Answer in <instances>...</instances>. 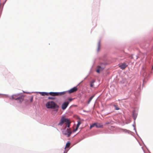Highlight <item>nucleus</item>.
Listing matches in <instances>:
<instances>
[{
    "label": "nucleus",
    "mask_w": 153,
    "mask_h": 153,
    "mask_svg": "<svg viewBox=\"0 0 153 153\" xmlns=\"http://www.w3.org/2000/svg\"><path fill=\"white\" fill-rule=\"evenodd\" d=\"M39 93L42 96L47 95L48 96L50 95L53 96H61L65 94V92H50L49 93L46 92H39Z\"/></svg>",
    "instance_id": "f257e3e1"
},
{
    "label": "nucleus",
    "mask_w": 153,
    "mask_h": 153,
    "mask_svg": "<svg viewBox=\"0 0 153 153\" xmlns=\"http://www.w3.org/2000/svg\"><path fill=\"white\" fill-rule=\"evenodd\" d=\"M64 123H65V124H67L66 127H67L68 128L70 127L71 122L69 119L66 118L64 117H63L61 118L58 125L62 126Z\"/></svg>",
    "instance_id": "f03ea898"
},
{
    "label": "nucleus",
    "mask_w": 153,
    "mask_h": 153,
    "mask_svg": "<svg viewBox=\"0 0 153 153\" xmlns=\"http://www.w3.org/2000/svg\"><path fill=\"white\" fill-rule=\"evenodd\" d=\"M46 106L47 108L55 109L59 107V106L52 101L47 102L46 104Z\"/></svg>",
    "instance_id": "7ed1b4c3"
},
{
    "label": "nucleus",
    "mask_w": 153,
    "mask_h": 153,
    "mask_svg": "<svg viewBox=\"0 0 153 153\" xmlns=\"http://www.w3.org/2000/svg\"><path fill=\"white\" fill-rule=\"evenodd\" d=\"M12 99L17 100V102L19 103H21L24 100L23 96H19V95H13L12 96Z\"/></svg>",
    "instance_id": "20e7f679"
},
{
    "label": "nucleus",
    "mask_w": 153,
    "mask_h": 153,
    "mask_svg": "<svg viewBox=\"0 0 153 153\" xmlns=\"http://www.w3.org/2000/svg\"><path fill=\"white\" fill-rule=\"evenodd\" d=\"M105 65L104 64H102L101 65H98L97 67L96 72L98 73H100V71H102L105 68Z\"/></svg>",
    "instance_id": "39448f33"
},
{
    "label": "nucleus",
    "mask_w": 153,
    "mask_h": 153,
    "mask_svg": "<svg viewBox=\"0 0 153 153\" xmlns=\"http://www.w3.org/2000/svg\"><path fill=\"white\" fill-rule=\"evenodd\" d=\"M96 126L97 128H101L103 127V125L101 123H94L91 126L90 128Z\"/></svg>",
    "instance_id": "423d86ee"
},
{
    "label": "nucleus",
    "mask_w": 153,
    "mask_h": 153,
    "mask_svg": "<svg viewBox=\"0 0 153 153\" xmlns=\"http://www.w3.org/2000/svg\"><path fill=\"white\" fill-rule=\"evenodd\" d=\"M71 133V131L70 128L67 129L66 131L63 132V134L65 135H67L68 137L70 136Z\"/></svg>",
    "instance_id": "0eeeda50"
},
{
    "label": "nucleus",
    "mask_w": 153,
    "mask_h": 153,
    "mask_svg": "<svg viewBox=\"0 0 153 153\" xmlns=\"http://www.w3.org/2000/svg\"><path fill=\"white\" fill-rule=\"evenodd\" d=\"M78 90V88L76 87H74L68 91L69 93L71 94L76 92Z\"/></svg>",
    "instance_id": "6e6552de"
},
{
    "label": "nucleus",
    "mask_w": 153,
    "mask_h": 153,
    "mask_svg": "<svg viewBox=\"0 0 153 153\" xmlns=\"http://www.w3.org/2000/svg\"><path fill=\"white\" fill-rule=\"evenodd\" d=\"M69 104V102H64L62 105V108L63 110H65L68 105Z\"/></svg>",
    "instance_id": "1a4fd4ad"
},
{
    "label": "nucleus",
    "mask_w": 153,
    "mask_h": 153,
    "mask_svg": "<svg viewBox=\"0 0 153 153\" xmlns=\"http://www.w3.org/2000/svg\"><path fill=\"white\" fill-rule=\"evenodd\" d=\"M127 65L126 63H123L119 66V67L122 70L124 69L127 67Z\"/></svg>",
    "instance_id": "9d476101"
},
{
    "label": "nucleus",
    "mask_w": 153,
    "mask_h": 153,
    "mask_svg": "<svg viewBox=\"0 0 153 153\" xmlns=\"http://www.w3.org/2000/svg\"><path fill=\"white\" fill-rule=\"evenodd\" d=\"M94 81L93 80L92 82H91L90 84V86L91 87H93L94 86Z\"/></svg>",
    "instance_id": "9b49d317"
},
{
    "label": "nucleus",
    "mask_w": 153,
    "mask_h": 153,
    "mask_svg": "<svg viewBox=\"0 0 153 153\" xmlns=\"http://www.w3.org/2000/svg\"><path fill=\"white\" fill-rule=\"evenodd\" d=\"M114 106L115 109L116 110H118L120 109V108L118 107L117 105H114Z\"/></svg>",
    "instance_id": "f8f14e48"
},
{
    "label": "nucleus",
    "mask_w": 153,
    "mask_h": 153,
    "mask_svg": "<svg viewBox=\"0 0 153 153\" xmlns=\"http://www.w3.org/2000/svg\"><path fill=\"white\" fill-rule=\"evenodd\" d=\"M100 41H99L98 42V47L97 48V51H99L100 50Z\"/></svg>",
    "instance_id": "ddd939ff"
},
{
    "label": "nucleus",
    "mask_w": 153,
    "mask_h": 153,
    "mask_svg": "<svg viewBox=\"0 0 153 153\" xmlns=\"http://www.w3.org/2000/svg\"><path fill=\"white\" fill-rule=\"evenodd\" d=\"M94 95L91 96L89 99V100L88 102V103L89 104L90 102L93 99V97H94Z\"/></svg>",
    "instance_id": "4468645a"
},
{
    "label": "nucleus",
    "mask_w": 153,
    "mask_h": 153,
    "mask_svg": "<svg viewBox=\"0 0 153 153\" xmlns=\"http://www.w3.org/2000/svg\"><path fill=\"white\" fill-rule=\"evenodd\" d=\"M70 142H68L66 144L65 148V149L66 148L68 147L69 146H70Z\"/></svg>",
    "instance_id": "2eb2a0df"
},
{
    "label": "nucleus",
    "mask_w": 153,
    "mask_h": 153,
    "mask_svg": "<svg viewBox=\"0 0 153 153\" xmlns=\"http://www.w3.org/2000/svg\"><path fill=\"white\" fill-rule=\"evenodd\" d=\"M48 99H50V100H54L55 99V98L53 97H48Z\"/></svg>",
    "instance_id": "dca6fc26"
},
{
    "label": "nucleus",
    "mask_w": 153,
    "mask_h": 153,
    "mask_svg": "<svg viewBox=\"0 0 153 153\" xmlns=\"http://www.w3.org/2000/svg\"><path fill=\"white\" fill-rule=\"evenodd\" d=\"M81 123V122L80 121H78V123L77 125V126L78 127H79Z\"/></svg>",
    "instance_id": "f3484780"
},
{
    "label": "nucleus",
    "mask_w": 153,
    "mask_h": 153,
    "mask_svg": "<svg viewBox=\"0 0 153 153\" xmlns=\"http://www.w3.org/2000/svg\"><path fill=\"white\" fill-rule=\"evenodd\" d=\"M79 127H78L77 126H76V129H75V130H74V131H77L78 129V128H79Z\"/></svg>",
    "instance_id": "a211bd4d"
},
{
    "label": "nucleus",
    "mask_w": 153,
    "mask_h": 153,
    "mask_svg": "<svg viewBox=\"0 0 153 153\" xmlns=\"http://www.w3.org/2000/svg\"><path fill=\"white\" fill-rule=\"evenodd\" d=\"M68 100L69 101V102H71L73 100V99L72 98H69Z\"/></svg>",
    "instance_id": "6ab92c4d"
},
{
    "label": "nucleus",
    "mask_w": 153,
    "mask_h": 153,
    "mask_svg": "<svg viewBox=\"0 0 153 153\" xmlns=\"http://www.w3.org/2000/svg\"><path fill=\"white\" fill-rule=\"evenodd\" d=\"M152 69H153V66L152 67Z\"/></svg>",
    "instance_id": "aec40b11"
},
{
    "label": "nucleus",
    "mask_w": 153,
    "mask_h": 153,
    "mask_svg": "<svg viewBox=\"0 0 153 153\" xmlns=\"http://www.w3.org/2000/svg\"><path fill=\"white\" fill-rule=\"evenodd\" d=\"M64 153H66V152L65 153V152H64Z\"/></svg>",
    "instance_id": "412c9836"
}]
</instances>
